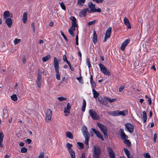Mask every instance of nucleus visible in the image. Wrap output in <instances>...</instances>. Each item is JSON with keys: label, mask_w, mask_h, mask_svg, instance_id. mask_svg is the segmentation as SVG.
Instances as JSON below:
<instances>
[{"label": "nucleus", "mask_w": 158, "mask_h": 158, "mask_svg": "<svg viewBox=\"0 0 158 158\" xmlns=\"http://www.w3.org/2000/svg\"><path fill=\"white\" fill-rule=\"evenodd\" d=\"M86 64L88 65L89 68L91 67V64L89 59V58H87L86 59Z\"/></svg>", "instance_id": "obj_40"}, {"label": "nucleus", "mask_w": 158, "mask_h": 158, "mask_svg": "<svg viewBox=\"0 0 158 158\" xmlns=\"http://www.w3.org/2000/svg\"><path fill=\"white\" fill-rule=\"evenodd\" d=\"M14 91L16 94L18 93L19 92V90H18V87H15V89L14 90Z\"/></svg>", "instance_id": "obj_61"}, {"label": "nucleus", "mask_w": 158, "mask_h": 158, "mask_svg": "<svg viewBox=\"0 0 158 158\" xmlns=\"http://www.w3.org/2000/svg\"><path fill=\"white\" fill-rule=\"evenodd\" d=\"M27 151V149L25 147L22 148L21 149V152L23 153H24Z\"/></svg>", "instance_id": "obj_45"}, {"label": "nucleus", "mask_w": 158, "mask_h": 158, "mask_svg": "<svg viewBox=\"0 0 158 158\" xmlns=\"http://www.w3.org/2000/svg\"><path fill=\"white\" fill-rule=\"evenodd\" d=\"M51 58V56L50 55L48 54L45 56V57H43L42 58V60L43 62H46L49 59H50Z\"/></svg>", "instance_id": "obj_31"}, {"label": "nucleus", "mask_w": 158, "mask_h": 158, "mask_svg": "<svg viewBox=\"0 0 158 158\" xmlns=\"http://www.w3.org/2000/svg\"><path fill=\"white\" fill-rule=\"evenodd\" d=\"M70 19L72 21V25H73L76 26L78 27V25L76 23L77 21L76 18L74 16H72L71 17Z\"/></svg>", "instance_id": "obj_18"}, {"label": "nucleus", "mask_w": 158, "mask_h": 158, "mask_svg": "<svg viewBox=\"0 0 158 158\" xmlns=\"http://www.w3.org/2000/svg\"><path fill=\"white\" fill-rule=\"evenodd\" d=\"M119 133L120 134L121 138L123 139H125L128 138V136H127L124 132V130L123 129H120L119 131Z\"/></svg>", "instance_id": "obj_11"}, {"label": "nucleus", "mask_w": 158, "mask_h": 158, "mask_svg": "<svg viewBox=\"0 0 158 158\" xmlns=\"http://www.w3.org/2000/svg\"><path fill=\"white\" fill-rule=\"evenodd\" d=\"M52 114V111L50 109H48L47 110L46 113V121L47 122H49L51 121Z\"/></svg>", "instance_id": "obj_5"}, {"label": "nucleus", "mask_w": 158, "mask_h": 158, "mask_svg": "<svg viewBox=\"0 0 158 158\" xmlns=\"http://www.w3.org/2000/svg\"><path fill=\"white\" fill-rule=\"evenodd\" d=\"M157 138V135L156 133H155L154 135L153 136V141L154 143H155L156 141V139Z\"/></svg>", "instance_id": "obj_56"}, {"label": "nucleus", "mask_w": 158, "mask_h": 158, "mask_svg": "<svg viewBox=\"0 0 158 158\" xmlns=\"http://www.w3.org/2000/svg\"><path fill=\"white\" fill-rule=\"evenodd\" d=\"M86 106V102L85 100L83 99V105L81 108V110L83 111H85V107Z\"/></svg>", "instance_id": "obj_34"}, {"label": "nucleus", "mask_w": 158, "mask_h": 158, "mask_svg": "<svg viewBox=\"0 0 158 158\" xmlns=\"http://www.w3.org/2000/svg\"><path fill=\"white\" fill-rule=\"evenodd\" d=\"M68 151L71 156V158H75V153L74 151L72 149Z\"/></svg>", "instance_id": "obj_30"}, {"label": "nucleus", "mask_w": 158, "mask_h": 158, "mask_svg": "<svg viewBox=\"0 0 158 158\" xmlns=\"http://www.w3.org/2000/svg\"><path fill=\"white\" fill-rule=\"evenodd\" d=\"M90 83L91 85L92 88H93L94 87L96 86V84L94 81H93V75L91 74L90 75Z\"/></svg>", "instance_id": "obj_22"}, {"label": "nucleus", "mask_w": 158, "mask_h": 158, "mask_svg": "<svg viewBox=\"0 0 158 158\" xmlns=\"http://www.w3.org/2000/svg\"><path fill=\"white\" fill-rule=\"evenodd\" d=\"M124 87L123 86H120L119 88V92H121V91H122L124 89Z\"/></svg>", "instance_id": "obj_64"}, {"label": "nucleus", "mask_w": 158, "mask_h": 158, "mask_svg": "<svg viewBox=\"0 0 158 158\" xmlns=\"http://www.w3.org/2000/svg\"><path fill=\"white\" fill-rule=\"evenodd\" d=\"M144 157L145 158H151L150 155L148 153H146L144 156Z\"/></svg>", "instance_id": "obj_57"}, {"label": "nucleus", "mask_w": 158, "mask_h": 158, "mask_svg": "<svg viewBox=\"0 0 158 158\" xmlns=\"http://www.w3.org/2000/svg\"><path fill=\"white\" fill-rule=\"evenodd\" d=\"M78 36L77 35L76 36V38H75V40H76V44L77 45H78Z\"/></svg>", "instance_id": "obj_62"}, {"label": "nucleus", "mask_w": 158, "mask_h": 158, "mask_svg": "<svg viewBox=\"0 0 158 158\" xmlns=\"http://www.w3.org/2000/svg\"><path fill=\"white\" fill-rule=\"evenodd\" d=\"M126 130L129 132L131 133L134 131V127L133 125L130 123H127L125 124Z\"/></svg>", "instance_id": "obj_6"}, {"label": "nucleus", "mask_w": 158, "mask_h": 158, "mask_svg": "<svg viewBox=\"0 0 158 158\" xmlns=\"http://www.w3.org/2000/svg\"><path fill=\"white\" fill-rule=\"evenodd\" d=\"M88 6L91 9V11L92 10H94L95 9V4H93V3L91 2H89L88 4Z\"/></svg>", "instance_id": "obj_28"}, {"label": "nucleus", "mask_w": 158, "mask_h": 158, "mask_svg": "<svg viewBox=\"0 0 158 158\" xmlns=\"http://www.w3.org/2000/svg\"><path fill=\"white\" fill-rule=\"evenodd\" d=\"M72 27H71V28L70 29H71L73 31L75 30V27H77V26H75L73 25H72Z\"/></svg>", "instance_id": "obj_63"}, {"label": "nucleus", "mask_w": 158, "mask_h": 158, "mask_svg": "<svg viewBox=\"0 0 158 158\" xmlns=\"http://www.w3.org/2000/svg\"><path fill=\"white\" fill-rule=\"evenodd\" d=\"M93 152V158H100L101 154V149L100 147L98 145H95L94 147Z\"/></svg>", "instance_id": "obj_2"}, {"label": "nucleus", "mask_w": 158, "mask_h": 158, "mask_svg": "<svg viewBox=\"0 0 158 158\" xmlns=\"http://www.w3.org/2000/svg\"><path fill=\"white\" fill-rule=\"evenodd\" d=\"M86 0H77V5L79 6H84Z\"/></svg>", "instance_id": "obj_23"}, {"label": "nucleus", "mask_w": 158, "mask_h": 158, "mask_svg": "<svg viewBox=\"0 0 158 158\" xmlns=\"http://www.w3.org/2000/svg\"><path fill=\"white\" fill-rule=\"evenodd\" d=\"M118 111L117 110L114 111H109L108 112V114L113 116H118Z\"/></svg>", "instance_id": "obj_25"}, {"label": "nucleus", "mask_w": 158, "mask_h": 158, "mask_svg": "<svg viewBox=\"0 0 158 158\" xmlns=\"http://www.w3.org/2000/svg\"><path fill=\"white\" fill-rule=\"evenodd\" d=\"M67 98H65L62 97H59L58 98V99L60 101H62L63 100H66Z\"/></svg>", "instance_id": "obj_54"}, {"label": "nucleus", "mask_w": 158, "mask_h": 158, "mask_svg": "<svg viewBox=\"0 0 158 158\" xmlns=\"http://www.w3.org/2000/svg\"><path fill=\"white\" fill-rule=\"evenodd\" d=\"M69 33L72 36H74V34L73 32L75 31H73L71 29H69Z\"/></svg>", "instance_id": "obj_43"}, {"label": "nucleus", "mask_w": 158, "mask_h": 158, "mask_svg": "<svg viewBox=\"0 0 158 158\" xmlns=\"http://www.w3.org/2000/svg\"><path fill=\"white\" fill-rule=\"evenodd\" d=\"M111 31V28L109 27L107 30L106 31V33L108 34L109 35H110Z\"/></svg>", "instance_id": "obj_42"}, {"label": "nucleus", "mask_w": 158, "mask_h": 158, "mask_svg": "<svg viewBox=\"0 0 158 158\" xmlns=\"http://www.w3.org/2000/svg\"><path fill=\"white\" fill-rule=\"evenodd\" d=\"M92 130L93 132L96 134V136L97 137L101 139L103 141L104 140L103 138L98 130H97L94 128H92Z\"/></svg>", "instance_id": "obj_9"}, {"label": "nucleus", "mask_w": 158, "mask_h": 158, "mask_svg": "<svg viewBox=\"0 0 158 158\" xmlns=\"http://www.w3.org/2000/svg\"><path fill=\"white\" fill-rule=\"evenodd\" d=\"M123 150L124 151L126 155H128V154L130 153V152L127 148H123Z\"/></svg>", "instance_id": "obj_48"}, {"label": "nucleus", "mask_w": 158, "mask_h": 158, "mask_svg": "<svg viewBox=\"0 0 158 158\" xmlns=\"http://www.w3.org/2000/svg\"><path fill=\"white\" fill-rule=\"evenodd\" d=\"M11 98L13 101H16L18 99V98L15 94H14L11 96Z\"/></svg>", "instance_id": "obj_36"}, {"label": "nucleus", "mask_w": 158, "mask_h": 158, "mask_svg": "<svg viewBox=\"0 0 158 158\" xmlns=\"http://www.w3.org/2000/svg\"><path fill=\"white\" fill-rule=\"evenodd\" d=\"M65 77H64L62 78L61 81L60 82V83L59 84V85H60L61 84H63L64 81L65 80Z\"/></svg>", "instance_id": "obj_55"}, {"label": "nucleus", "mask_w": 158, "mask_h": 158, "mask_svg": "<svg viewBox=\"0 0 158 158\" xmlns=\"http://www.w3.org/2000/svg\"><path fill=\"white\" fill-rule=\"evenodd\" d=\"M42 81L37 79L36 81V83L37 86L39 87H40L41 85Z\"/></svg>", "instance_id": "obj_39"}, {"label": "nucleus", "mask_w": 158, "mask_h": 158, "mask_svg": "<svg viewBox=\"0 0 158 158\" xmlns=\"http://www.w3.org/2000/svg\"><path fill=\"white\" fill-rule=\"evenodd\" d=\"M101 104L107 106H108V103L107 102L103 99L101 102H100Z\"/></svg>", "instance_id": "obj_44"}, {"label": "nucleus", "mask_w": 158, "mask_h": 158, "mask_svg": "<svg viewBox=\"0 0 158 158\" xmlns=\"http://www.w3.org/2000/svg\"><path fill=\"white\" fill-rule=\"evenodd\" d=\"M97 35L95 31H94L93 34V41L94 44H96L97 42Z\"/></svg>", "instance_id": "obj_17"}, {"label": "nucleus", "mask_w": 158, "mask_h": 158, "mask_svg": "<svg viewBox=\"0 0 158 158\" xmlns=\"http://www.w3.org/2000/svg\"><path fill=\"white\" fill-rule=\"evenodd\" d=\"M21 41V40L20 39H15L14 41V44H18L20 43Z\"/></svg>", "instance_id": "obj_41"}, {"label": "nucleus", "mask_w": 158, "mask_h": 158, "mask_svg": "<svg viewBox=\"0 0 158 158\" xmlns=\"http://www.w3.org/2000/svg\"><path fill=\"white\" fill-rule=\"evenodd\" d=\"M56 73V77L58 80H60V76L59 73V70H55Z\"/></svg>", "instance_id": "obj_33"}, {"label": "nucleus", "mask_w": 158, "mask_h": 158, "mask_svg": "<svg viewBox=\"0 0 158 158\" xmlns=\"http://www.w3.org/2000/svg\"><path fill=\"white\" fill-rule=\"evenodd\" d=\"M104 98L105 100H106L107 101H108V102L110 103L114 102V101H116V99L113 98L112 99H111L110 98H109L106 97H105Z\"/></svg>", "instance_id": "obj_29"}, {"label": "nucleus", "mask_w": 158, "mask_h": 158, "mask_svg": "<svg viewBox=\"0 0 158 158\" xmlns=\"http://www.w3.org/2000/svg\"><path fill=\"white\" fill-rule=\"evenodd\" d=\"M25 142L28 144H30L31 142V140L30 139H27L25 140Z\"/></svg>", "instance_id": "obj_59"}, {"label": "nucleus", "mask_w": 158, "mask_h": 158, "mask_svg": "<svg viewBox=\"0 0 158 158\" xmlns=\"http://www.w3.org/2000/svg\"><path fill=\"white\" fill-rule=\"evenodd\" d=\"M147 114L145 111H143V117L142 119L143 120V123H146L147 121Z\"/></svg>", "instance_id": "obj_21"}, {"label": "nucleus", "mask_w": 158, "mask_h": 158, "mask_svg": "<svg viewBox=\"0 0 158 158\" xmlns=\"http://www.w3.org/2000/svg\"><path fill=\"white\" fill-rule=\"evenodd\" d=\"M44 154L43 152H41L38 157V158H44Z\"/></svg>", "instance_id": "obj_49"}, {"label": "nucleus", "mask_w": 158, "mask_h": 158, "mask_svg": "<svg viewBox=\"0 0 158 158\" xmlns=\"http://www.w3.org/2000/svg\"><path fill=\"white\" fill-rule=\"evenodd\" d=\"M71 108V106L69 103L67 104L66 107H65L64 110V112L65 113L69 114L70 110Z\"/></svg>", "instance_id": "obj_13"}, {"label": "nucleus", "mask_w": 158, "mask_h": 158, "mask_svg": "<svg viewBox=\"0 0 158 158\" xmlns=\"http://www.w3.org/2000/svg\"><path fill=\"white\" fill-rule=\"evenodd\" d=\"M97 125L102 132L107 131V127L102 124L100 123H97Z\"/></svg>", "instance_id": "obj_7"}, {"label": "nucleus", "mask_w": 158, "mask_h": 158, "mask_svg": "<svg viewBox=\"0 0 158 158\" xmlns=\"http://www.w3.org/2000/svg\"><path fill=\"white\" fill-rule=\"evenodd\" d=\"M53 64L55 70H59V62L58 60L56 57H54V58Z\"/></svg>", "instance_id": "obj_12"}, {"label": "nucleus", "mask_w": 158, "mask_h": 158, "mask_svg": "<svg viewBox=\"0 0 158 158\" xmlns=\"http://www.w3.org/2000/svg\"><path fill=\"white\" fill-rule=\"evenodd\" d=\"M41 72L40 70L38 71V73L37 74V80H39L42 81V76L41 74Z\"/></svg>", "instance_id": "obj_37"}, {"label": "nucleus", "mask_w": 158, "mask_h": 158, "mask_svg": "<svg viewBox=\"0 0 158 158\" xmlns=\"http://www.w3.org/2000/svg\"><path fill=\"white\" fill-rule=\"evenodd\" d=\"M101 71L104 74L110 76L111 73L109 70L103 64L100 63L99 64Z\"/></svg>", "instance_id": "obj_3"}, {"label": "nucleus", "mask_w": 158, "mask_h": 158, "mask_svg": "<svg viewBox=\"0 0 158 158\" xmlns=\"http://www.w3.org/2000/svg\"><path fill=\"white\" fill-rule=\"evenodd\" d=\"M92 91L94 95V97L95 98H97L99 95V93L97 92L94 89H93Z\"/></svg>", "instance_id": "obj_27"}, {"label": "nucleus", "mask_w": 158, "mask_h": 158, "mask_svg": "<svg viewBox=\"0 0 158 158\" xmlns=\"http://www.w3.org/2000/svg\"><path fill=\"white\" fill-rule=\"evenodd\" d=\"M4 18L5 19L7 18L10 16V12L8 11H5L3 13Z\"/></svg>", "instance_id": "obj_24"}, {"label": "nucleus", "mask_w": 158, "mask_h": 158, "mask_svg": "<svg viewBox=\"0 0 158 158\" xmlns=\"http://www.w3.org/2000/svg\"><path fill=\"white\" fill-rule=\"evenodd\" d=\"M8 116V110L7 109L3 110V118H6Z\"/></svg>", "instance_id": "obj_32"}, {"label": "nucleus", "mask_w": 158, "mask_h": 158, "mask_svg": "<svg viewBox=\"0 0 158 158\" xmlns=\"http://www.w3.org/2000/svg\"><path fill=\"white\" fill-rule=\"evenodd\" d=\"M124 143L125 144H126L128 147H130L131 146V142L129 140L127 139H125L124 141Z\"/></svg>", "instance_id": "obj_38"}, {"label": "nucleus", "mask_w": 158, "mask_h": 158, "mask_svg": "<svg viewBox=\"0 0 158 158\" xmlns=\"http://www.w3.org/2000/svg\"><path fill=\"white\" fill-rule=\"evenodd\" d=\"M97 22L96 20H94L91 22H89L88 23V25L89 26Z\"/></svg>", "instance_id": "obj_46"}, {"label": "nucleus", "mask_w": 158, "mask_h": 158, "mask_svg": "<svg viewBox=\"0 0 158 158\" xmlns=\"http://www.w3.org/2000/svg\"><path fill=\"white\" fill-rule=\"evenodd\" d=\"M61 33L62 36L63 37L64 39L65 40L67 41H68V40L66 37V36L64 34L63 32L62 31H60Z\"/></svg>", "instance_id": "obj_52"}, {"label": "nucleus", "mask_w": 158, "mask_h": 158, "mask_svg": "<svg viewBox=\"0 0 158 158\" xmlns=\"http://www.w3.org/2000/svg\"><path fill=\"white\" fill-rule=\"evenodd\" d=\"M94 2H96L97 3H102L104 0H92Z\"/></svg>", "instance_id": "obj_58"}, {"label": "nucleus", "mask_w": 158, "mask_h": 158, "mask_svg": "<svg viewBox=\"0 0 158 158\" xmlns=\"http://www.w3.org/2000/svg\"><path fill=\"white\" fill-rule=\"evenodd\" d=\"M4 136V134L2 132H0V147L1 148H3V145L2 144V143L3 141Z\"/></svg>", "instance_id": "obj_19"}, {"label": "nucleus", "mask_w": 158, "mask_h": 158, "mask_svg": "<svg viewBox=\"0 0 158 158\" xmlns=\"http://www.w3.org/2000/svg\"><path fill=\"white\" fill-rule=\"evenodd\" d=\"M66 136L70 139H72L73 138V136L72 134L70 131H67L65 134Z\"/></svg>", "instance_id": "obj_26"}, {"label": "nucleus", "mask_w": 158, "mask_h": 158, "mask_svg": "<svg viewBox=\"0 0 158 158\" xmlns=\"http://www.w3.org/2000/svg\"><path fill=\"white\" fill-rule=\"evenodd\" d=\"M119 115H122L123 116H125V114L124 113V112L123 111H118V116Z\"/></svg>", "instance_id": "obj_50"}, {"label": "nucleus", "mask_w": 158, "mask_h": 158, "mask_svg": "<svg viewBox=\"0 0 158 158\" xmlns=\"http://www.w3.org/2000/svg\"><path fill=\"white\" fill-rule=\"evenodd\" d=\"M130 41V40L129 39H127L124 41L123 43H122L120 47L122 51H123L124 50L126 47L129 43Z\"/></svg>", "instance_id": "obj_8"}, {"label": "nucleus", "mask_w": 158, "mask_h": 158, "mask_svg": "<svg viewBox=\"0 0 158 158\" xmlns=\"http://www.w3.org/2000/svg\"><path fill=\"white\" fill-rule=\"evenodd\" d=\"M31 27L33 28V31L34 32H35V26H34V23H32L31 24Z\"/></svg>", "instance_id": "obj_60"}, {"label": "nucleus", "mask_w": 158, "mask_h": 158, "mask_svg": "<svg viewBox=\"0 0 158 158\" xmlns=\"http://www.w3.org/2000/svg\"><path fill=\"white\" fill-rule=\"evenodd\" d=\"M77 144L78 145L81 147V148H84V144L80 142H78L77 143Z\"/></svg>", "instance_id": "obj_51"}, {"label": "nucleus", "mask_w": 158, "mask_h": 158, "mask_svg": "<svg viewBox=\"0 0 158 158\" xmlns=\"http://www.w3.org/2000/svg\"><path fill=\"white\" fill-rule=\"evenodd\" d=\"M60 6L62 9L64 10H66V7L63 2H62L60 4Z\"/></svg>", "instance_id": "obj_53"}, {"label": "nucleus", "mask_w": 158, "mask_h": 158, "mask_svg": "<svg viewBox=\"0 0 158 158\" xmlns=\"http://www.w3.org/2000/svg\"><path fill=\"white\" fill-rule=\"evenodd\" d=\"M22 21L23 23H26L27 21V12H24L23 13L22 18Z\"/></svg>", "instance_id": "obj_20"}, {"label": "nucleus", "mask_w": 158, "mask_h": 158, "mask_svg": "<svg viewBox=\"0 0 158 158\" xmlns=\"http://www.w3.org/2000/svg\"><path fill=\"white\" fill-rule=\"evenodd\" d=\"M73 146V145L69 143H67L66 145V147L68 148V151L72 150L71 148Z\"/></svg>", "instance_id": "obj_35"}, {"label": "nucleus", "mask_w": 158, "mask_h": 158, "mask_svg": "<svg viewBox=\"0 0 158 158\" xmlns=\"http://www.w3.org/2000/svg\"><path fill=\"white\" fill-rule=\"evenodd\" d=\"M88 9H84L82 10L79 13V16L81 17L85 16L87 12Z\"/></svg>", "instance_id": "obj_15"}, {"label": "nucleus", "mask_w": 158, "mask_h": 158, "mask_svg": "<svg viewBox=\"0 0 158 158\" xmlns=\"http://www.w3.org/2000/svg\"><path fill=\"white\" fill-rule=\"evenodd\" d=\"M89 115L94 120H98L99 119V116L96 112L92 109H90L89 110Z\"/></svg>", "instance_id": "obj_4"}, {"label": "nucleus", "mask_w": 158, "mask_h": 158, "mask_svg": "<svg viewBox=\"0 0 158 158\" xmlns=\"http://www.w3.org/2000/svg\"><path fill=\"white\" fill-rule=\"evenodd\" d=\"M93 12H101V10L100 8H98V9H95L94 10H92Z\"/></svg>", "instance_id": "obj_47"}, {"label": "nucleus", "mask_w": 158, "mask_h": 158, "mask_svg": "<svg viewBox=\"0 0 158 158\" xmlns=\"http://www.w3.org/2000/svg\"><path fill=\"white\" fill-rule=\"evenodd\" d=\"M124 24L127 26L128 28L131 29V28L129 20L127 18L125 17L124 18Z\"/></svg>", "instance_id": "obj_16"}, {"label": "nucleus", "mask_w": 158, "mask_h": 158, "mask_svg": "<svg viewBox=\"0 0 158 158\" xmlns=\"http://www.w3.org/2000/svg\"><path fill=\"white\" fill-rule=\"evenodd\" d=\"M6 23L8 27H11L12 24V20L10 18H8L5 19Z\"/></svg>", "instance_id": "obj_14"}, {"label": "nucleus", "mask_w": 158, "mask_h": 158, "mask_svg": "<svg viewBox=\"0 0 158 158\" xmlns=\"http://www.w3.org/2000/svg\"><path fill=\"white\" fill-rule=\"evenodd\" d=\"M107 150L109 152V154L110 158H115V155L114 152L110 147H108Z\"/></svg>", "instance_id": "obj_10"}, {"label": "nucleus", "mask_w": 158, "mask_h": 158, "mask_svg": "<svg viewBox=\"0 0 158 158\" xmlns=\"http://www.w3.org/2000/svg\"><path fill=\"white\" fill-rule=\"evenodd\" d=\"M82 132L85 139V143L88 148L89 147V141L90 134L88 131L87 128L85 126H83L81 128Z\"/></svg>", "instance_id": "obj_1"}]
</instances>
